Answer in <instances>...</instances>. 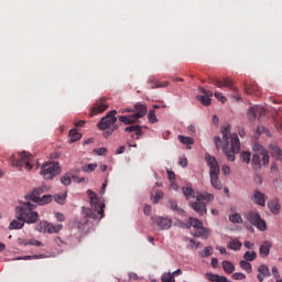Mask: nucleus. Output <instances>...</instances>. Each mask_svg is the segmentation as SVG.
I'll return each instance as SVG.
<instances>
[{
    "label": "nucleus",
    "instance_id": "obj_1",
    "mask_svg": "<svg viewBox=\"0 0 282 282\" xmlns=\"http://www.w3.org/2000/svg\"><path fill=\"white\" fill-rule=\"evenodd\" d=\"M87 195L90 199V207H82V218L74 221V227L82 235H87L94 228V223L89 221V219L100 221L105 217V203H100V198L91 189L87 191Z\"/></svg>",
    "mask_w": 282,
    "mask_h": 282
},
{
    "label": "nucleus",
    "instance_id": "obj_2",
    "mask_svg": "<svg viewBox=\"0 0 282 282\" xmlns=\"http://www.w3.org/2000/svg\"><path fill=\"white\" fill-rule=\"evenodd\" d=\"M223 140L220 137H215L214 142L216 149H219L223 144V153L226 155L229 162H235L237 153L241 151V142H239V135L237 133H230V124H226L220 128Z\"/></svg>",
    "mask_w": 282,
    "mask_h": 282
},
{
    "label": "nucleus",
    "instance_id": "obj_3",
    "mask_svg": "<svg viewBox=\"0 0 282 282\" xmlns=\"http://www.w3.org/2000/svg\"><path fill=\"white\" fill-rule=\"evenodd\" d=\"M30 202L31 200H28L15 207V217L25 224H36L40 216L39 213L34 212L36 209V205Z\"/></svg>",
    "mask_w": 282,
    "mask_h": 282
},
{
    "label": "nucleus",
    "instance_id": "obj_4",
    "mask_svg": "<svg viewBox=\"0 0 282 282\" xmlns=\"http://www.w3.org/2000/svg\"><path fill=\"white\" fill-rule=\"evenodd\" d=\"M116 113H118V111L111 110L98 122V129H100V131H105L104 138H109L113 131H118V124H116V122H118V118H116Z\"/></svg>",
    "mask_w": 282,
    "mask_h": 282
},
{
    "label": "nucleus",
    "instance_id": "obj_5",
    "mask_svg": "<svg viewBox=\"0 0 282 282\" xmlns=\"http://www.w3.org/2000/svg\"><path fill=\"white\" fill-rule=\"evenodd\" d=\"M34 156L32 154L23 151L18 154V158L15 155H12L10 158L11 166L19 169V171H32L34 169L33 163Z\"/></svg>",
    "mask_w": 282,
    "mask_h": 282
},
{
    "label": "nucleus",
    "instance_id": "obj_6",
    "mask_svg": "<svg viewBox=\"0 0 282 282\" xmlns=\"http://www.w3.org/2000/svg\"><path fill=\"white\" fill-rule=\"evenodd\" d=\"M206 162L207 166H209V177L212 186H214V188H216L217 191H221L223 185L221 181L219 180V174L221 173V170L219 169V163L217 162V159L207 154Z\"/></svg>",
    "mask_w": 282,
    "mask_h": 282
},
{
    "label": "nucleus",
    "instance_id": "obj_7",
    "mask_svg": "<svg viewBox=\"0 0 282 282\" xmlns=\"http://www.w3.org/2000/svg\"><path fill=\"white\" fill-rule=\"evenodd\" d=\"M213 199H215V196L213 194H198L196 196V202L192 203L191 207L193 208V210H195V213H197V215H206V213L208 212L206 209V204L213 202Z\"/></svg>",
    "mask_w": 282,
    "mask_h": 282
},
{
    "label": "nucleus",
    "instance_id": "obj_8",
    "mask_svg": "<svg viewBox=\"0 0 282 282\" xmlns=\"http://www.w3.org/2000/svg\"><path fill=\"white\" fill-rule=\"evenodd\" d=\"M41 175L44 180H54L56 175H61V165L58 162L44 163L42 165Z\"/></svg>",
    "mask_w": 282,
    "mask_h": 282
},
{
    "label": "nucleus",
    "instance_id": "obj_9",
    "mask_svg": "<svg viewBox=\"0 0 282 282\" xmlns=\"http://www.w3.org/2000/svg\"><path fill=\"white\" fill-rule=\"evenodd\" d=\"M246 217L248 221H250V224L261 232H264V230H268V225L265 224V220L261 218V215H259V212L251 210L247 214Z\"/></svg>",
    "mask_w": 282,
    "mask_h": 282
},
{
    "label": "nucleus",
    "instance_id": "obj_10",
    "mask_svg": "<svg viewBox=\"0 0 282 282\" xmlns=\"http://www.w3.org/2000/svg\"><path fill=\"white\" fill-rule=\"evenodd\" d=\"M35 230H37V232H48V235H54L63 230V225L55 226L52 223L43 220L35 227Z\"/></svg>",
    "mask_w": 282,
    "mask_h": 282
},
{
    "label": "nucleus",
    "instance_id": "obj_11",
    "mask_svg": "<svg viewBox=\"0 0 282 282\" xmlns=\"http://www.w3.org/2000/svg\"><path fill=\"white\" fill-rule=\"evenodd\" d=\"M107 98L100 97L97 102L91 107L89 116L90 118H94V116H98V113H102L104 111H107L109 109V106L105 104Z\"/></svg>",
    "mask_w": 282,
    "mask_h": 282
},
{
    "label": "nucleus",
    "instance_id": "obj_12",
    "mask_svg": "<svg viewBox=\"0 0 282 282\" xmlns=\"http://www.w3.org/2000/svg\"><path fill=\"white\" fill-rule=\"evenodd\" d=\"M253 155H261L262 156V164L263 166H268L270 164V154H268V150L263 148L261 144L256 143L253 145Z\"/></svg>",
    "mask_w": 282,
    "mask_h": 282
},
{
    "label": "nucleus",
    "instance_id": "obj_13",
    "mask_svg": "<svg viewBox=\"0 0 282 282\" xmlns=\"http://www.w3.org/2000/svg\"><path fill=\"white\" fill-rule=\"evenodd\" d=\"M243 87L247 96H259L261 94V88L254 82H245Z\"/></svg>",
    "mask_w": 282,
    "mask_h": 282
},
{
    "label": "nucleus",
    "instance_id": "obj_14",
    "mask_svg": "<svg viewBox=\"0 0 282 282\" xmlns=\"http://www.w3.org/2000/svg\"><path fill=\"white\" fill-rule=\"evenodd\" d=\"M212 83L221 89V87H228V89H231V91H237V88L232 84V80L225 78L224 80L217 78V77H210Z\"/></svg>",
    "mask_w": 282,
    "mask_h": 282
},
{
    "label": "nucleus",
    "instance_id": "obj_15",
    "mask_svg": "<svg viewBox=\"0 0 282 282\" xmlns=\"http://www.w3.org/2000/svg\"><path fill=\"white\" fill-rule=\"evenodd\" d=\"M199 91L200 94L203 95H198L196 98H197V101L203 104L205 107H208L210 106V102H212V99L213 98V91L210 90H206L204 88H199Z\"/></svg>",
    "mask_w": 282,
    "mask_h": 282
},
{
    "label": "nucleus",
    "instance_id": "obj_16",
    "mask_svg": "<svg viewBox=\"0 0 282 282\" xmlns=\"http://www.w3.org/2000/svg\"><path fill=\"white\" fill-rule=\"evenodd\" d=\"M265 199H268V195H265L263 192L256 189L253 191V194L251 195V200L253 204H257V206H265Z\"/></svg>",
    "mask_w": 282,
    "mask_h": 282
},
{
    "label": "nucleus",
    "instance_id": "obj_17",
    "mask_svg": "<svg viewBox=\"0 0 282 282\" xmlns=\"http://www.w3.org/2000/svg\"><path fill=\"white\" fill-rule=\"evenodd\" d=\"M126 133H133L131 134V138L134 140H140L142 135H144V132L142 131V126L140 124H134V126H129L124 129Z\"/></svg>",
    "mask_w": 282,
    "mask_h": 282
},
{
    "label": "nucleus",
    "instance_id": "obj_18",
    "mask_svg": "<svg viewBox=\"0 0 282 282\" xmlns=\"http://www.w3.org/2000/svg\"><path fill=\"white\" fill-rule=\"evenodd\" d=\"M153 224H155L159 228V230H169L171 226H173V223L169 218L164 217H155L153 218Z\"/></svg>",
    "mask_w": 282,
    "mask_h": 282
},
{
    "label": "nucleus",
    "instance_id": "obj_19",
    "mask_svg": "<svg viewBox=\"0 0 282 282\" xmlns=\"http://www.w3.org/2000/svg\"><path fill=\"white\" fill-rule=\"evenodd\" d=\"M268 208L272 215H279L281 213V203H279V198H273L268 203Z\"/></svg>",
    "mask_w": 282,
    "mask_h": 282
},
{
    "label": "nucleus",
    "instance_id": "obj_20",
    "mask_svg": "<svg viewBox=\"0 0 282 282\" xmlns=\"http://www.w3.org/2000/svg\"><path fill=\"white\" fill-rule=\"evenodd\" d=\"M135 109V113H133V118H135V120L140 119V118H144V116H147V106L144 104H135L134 106Z\"/></svg>",
    "mask_w": 282,
    "mask_h": 282
},
{
    "label": "nucleus",
    "instance_id": "obj_21",
    "mask_svg": "<svg viewBox=\"0 0 282 282\" xmlns=\"http://www.w3.org/2000/svg\"><path fill=\"white\" fill-rule=\"evenodd\" d=\"M194 237H198L200 239H208L210 237V229L205 228L204 225L198 229L193 231Z\"/></svg>",
    "mask_w": 282,
    "mask_h": 282
},
{
    "label": "nucleus",
    "instance_id": "obj_22",
    "mask_svg": "<svg viewBox=\"0 0 282 282\" xmlns=\"http://www.w3.org/2000/svg\"><path fill=\"white\" fill-rule=\"evenodd\" d=\"M265 276H270V268L265 264H261L258 267V281L263 282Z\"/></svg>",
    "mask_w": 282,
    "mask_h": 282
},
{
    "label": "nucleus",
    "instance_id": "obj_23",
    "mask_svg": "<svg viewBox=\"0 0 282 282\" xmlns=\"http://www.w3.org/2000/svg\"><path fill=\"white\" fill-rule=\"evenodd\" d=\"M265 113V108H249L248 117L249 120H257V116H263Z\"/></svg>",
    "mask_w": 282,
    "mask_h": 282
},
{
    "label": "nucleus",
    "instance_id": "obj_24",
    "mask_svg": "<svg viewBox=\"0 0 282 282\" xmlns=\"http://www.w3.org/2000/svg\"><path fill=\"white\" fill-rule=\"evenodd\" d=\"M180 274H182V270L177 269L176 271L172 272V273H163L161 281L162 282H175V276H180Z\"/></svg>",
    "mask_w": 282,
    "mask_h": 282
},
{
    "label": "nucleus",
    "instance_id": "obj_25",
    "mask_svg": "<svg viewBox=\"0 0 282 282\" xmlns=\"http://www.w3.org/2000/svg\"><path fill=\"white\" fill-rule=\"evenodd\" d=\"M272 249V242L270 241H264L260 248H259V252H260V257H269L270 256V250Z\"/></svg>",
    "mask_w": 282,
    "mask_h": 282
},
{
    "label": "nucleus",
    "instance_id": "obj_26",
    "mask_svg": "<svg viewBox=\"0 0 282 282\" xmlns=\"http://www.w3.org/2000/svg\"><path fill=\"white\" fill-rule=\"evenodd\" d=\"M33 204H39V206H45V204H50L52 202V195H44L42 198L41 196H33Z\"/></svg>",
    "mask_w": 282,
    "mask_h": 282
},
{
    "label": "nucleus",
    "instance_id": "obj_27",
    "mask_svg": "<svg viewBox=\"0 0 282 282\" xmlns=\"http://www.w3.org/2000/svg\"><path fill=\"white\" fill-rule=\"evenodd\" d=\"M205 278L209 282H228V279L226 276L213 273H206Z\"/></svg>",
    "mask_w": 282,
    "mask_h": 282
},
{
    "label": "nucleus",
    "instance_id": "obj_28",
    "mask_svg": "<svg viewBox=\"0 0 282 282\" xmlns=\"http://www.w3.org/2000/svg\"><path fill=\"white\" fill-rule=\"evenodd\" d=\"M261 155L253 154L251 159V166L253 171H261Z\"/></svg>",
    "mask_w": 282,
    "mask_h": 282
},
{
    "label": "nucleus",
    "instance_id": "obj_29",
    "mask_svg": "<svg viewBox=\"0 0 282 282\" xmlns=\"http://www.w3.org/2000/svg\"><path fill=\"white\" fill-rule=\"evenodd\" d=\"M45 193V189L43 187H37L33 189V192L25 196V199L29 202H32L34 197H40V195H43Z\"/></svg>",
    "mask_w": 282,
    "mask_h": 282
},
{
    "label": "nucleus",
    "instance_id": "obj_30",
    "mask_svg": "<svg viewBox=\"0 0 282 282\" xmlns=\"http://www.w3.org/2000/svg\"><path fill=\"white\" fill-rule=\"evenodd\" d=\"M223 265V270L227 273V274H232V272H235V264H232V262L228 261V260H224L221 262Z\"/></svg>",
    "mask_w": 282,
    "mask_h": 282
},
{
    "label": "nucleus",
    "instance_id": "obj_31",
    "mask_svg": "<svg viewBox=\"0 0 282 282\" xmlns=\"http://www.w3.org/2000/svg\"><path fill=\"white\" fill-rule=\"evenodd\" d=\"M23 226H25V221L18 219V220L11 221L9 225V228L10 230H21Z\"/></svg>",
    "mask_w": 282,
    "mask_h": 282
},
{
    "label": "nucleus",
    "instance_id": "obj_32",
    "mask_svg": "<svg viewBox=\"0 0 282 282\" xmlns=\"http://www.w3.org/2000/svg\"><path fill=\"white\" fill-rule=\"evenodd\" d=\"M135 120L138 119L133 115L119 117V122H123V124H134Z\"/></svg>",
    "mask_w": 282,
    "mask_h": 282
},
{
    "label": "nucleus",
    "instance_id": "obj_33",
    "mask_svg": "<svg viewBox=\"0 0 282 282\" xmlns=\"http://www.w3.org/2000/svg\"><path fill=\"white\" fill-rule=\"evenodd\" d=\"M271 155L275 158V160H282V150L278 145L271 147Z\"/></svg>",
    "mask_w": 282,
    "mask_h": 282
},
{
    "label": "nucleus",
    "instance_id": "obj_34",
    "mask_svg": "<svg viewBox=\"0 0 282 282\" xmlns=\"http://www.w3.org/2000/svg\"><path fill=\"white\" fill-rule=\"evenodd\" d=\"M241 241L237 240V239H232L229 241V243L227 245V248L229 250H241Z\"/></svg>",
    "mask_w": 282,
    "mask_h": 282
},
{
    "label": "nucleus",
    "instance_id": "obj_35",
    "mask_svg": "<svg viewBox=\"0 0 282 282\" xmlns=\"http://www.w3.org/2000/svg\"><path fill=\"white\" fill-rule=\"evenodd\" d=\"M194 228V230H197L198 228H202L203 224L197 218H189V225L186 226V228Z\"/></svg>",
    "mask_w": 282,
    "mask_h": 282
},
{
    "label": "nucleus",
    "instance_id": "obj_36",
    "mask_svg": "<svg viewBox=\"0 0 282 282\" xmlns=\"http://www.w3.org/2000/svg\"><path fill=\"white\" fill-rule=\"evenodd\" d=\"M96 169H98V164L89 163V164L83 165L82 171L83 173H94Z\"/></svg>",
    "mask_w": 282,
    "mask_h": 282
},
{
    "label": "nucleus",
    "instance_id": "obj_37",
    "mask_svg": "<svg viewBox=\"0 0 282 282\" xmlns=\"http://www.w3.org/2000/svg\"><path fill=\"white\" fill-rule=\"evenodd\" d=\"M54 200L56 202V204H61L62 206L65 205V202H67V193L56 194L54 196Z\"/></svg>",
    "mask_w": 282,
    "mask_h": 282
},
{
    "label": "nucleus",
    "instance_id": "obj_38",
    "mask_svg": "<svg viewBox=\"0 0 282 282\" xmlns=\"http://www.w3.org/2000/svg\"><path fill=\"white\" fill-rule=\"evenodd\" d=\"M251 158H252V153H250L248 151H242L240 153V160H241V162H245V164H250Z\"/></svg>",
    "mask_w": 282,
    "mask_h": 282
},
{
    "label": "nucleus",
    "instance_id": "obj_39",
    "mask_svg": "<svg viewBox=\"0 0 282 282\" xmlns=\"http://www.w3.org/2000/svg\"><path fill=\"white\" fill-rule=\"evenodd\" d=\"M239 265H240V268H242V270L248 272V274H250L252 272V264L250 262H248L247 260H241L239 262Z\"/></svg>",
    "mask_w": 282,
    "mask_h": 282
},
{
    "label": "nucleus",
    "instance_id": "obj_40",
    "mask_svg": "<svg viewBox=\"0 0 282 282\" xmlns=\"http://www.w3.org/2000/svg\"><path fill=\"white\" fill-rule=\"evenodd\" d=\"M177 138L182 144H195V139H193L191 137H184V135L180 134Z\"/></svg>",
    "mask_w": 282,
    "mask_h": 282
},
{
    "label": "nucleus",
    "instance_id": "obj_41",
    "mask_svg": "<svg viewBox=\"0 0 282 282\" xmlns=\"http://www.w3.org/2000/svg\"><path fill=\"white\" fill-rule=\"evenodd\" d=\"M183 194L186 197V199H191V197H195V191L191 186L183 187Z\"/></svg>",
    "mask_w": 282,
    "mask_h": 282
},
{
    "label": "nucleus",
    "instance_id": "obj_42",
    "mask_svg": "<svg viewBox=\"0 0 282 282\" xmlns=\"http://www.w3.org/2000/svg\"><path fill=\"white\" fill-rule=\"evenodd\" d=\"M229 221L231 224H243V218H241V214H234L229 216Z\"/></svg>",
    "mask_w": 282,
    "mask_h": 282
},
{
    "label": "nucleus",
    "instance_id": "obj_43",
    "mask_svg": "<svg viewBox=\"0 0 282 282\" xmlns=\"http://www.w3.org/2000/svg\"><path fill=\"white\" fill-rule=\"evenodd\" d=\"M245 261H254L257 259V251H247L243 254Z\"/></svg>",
    "mask_w": 282,
    "mask_h": 282
},
{
    "label": "nucleus",
    "instance_id": "obj_44",
    "mask_svg": "<svg viewBox=\"0 0 282 282\" xmlns=\"http://www.w3.org/2000/svg\"><path fill=\"white\" fill-rule=\"evenodd\" d=\"M69 138H70V142H78V140H80V138H83V134L76 132V130H70Z\"/></svg>",
    "mask_w": 282,
    "mask_h": 282
},
{
    "label": "nucleus",
    "instance_id": "obj_45",
    "mask_svg": "<svg viewBox=\"0 0 282 282\" xmlns=\"http://www.w3.org/2000/svg\"><path fill=\"white\" fill-rule=\"evenodd\" d=\"M162 197H164V193L162 191H159L155 193V195L151 196V200L153 202V204H158L160 199H162Z\"/></svg>",
    "mask_w": 282,
    "mask_h": 282
},
{
    "label": "nucleus",
    "instance_id": "obj_46",
    "mask_svg": "<svg viewBox=\"0 0 282 282\" xmlns=\"http://www.w3.org/2000/svg\"><path fill=\"white\" fill-rule=\"evenodd\" d=\"M148 120L151 124H155L158 122V117L155 116V110H150L148 115Z\"/></svg>",
    "mask_w": 282,
    "mask_h": 282
},
{
    "label": "nucleus",
    "instance_id": "obj_47",
    "mask_svg": "<svg viewBox=\"0 0 282 282\" xmlns=\"http://www.w3.org/2000/svg\"><path fill=\"white\" fill-rule=\"evenodd\" d=\"M167 207L171 208V210H176V213H183L182 209L177 208V202L176 200H170L167 204Z\"/></svg>",
    "mask_w": 282,
    "mask_h": 282
},
{
    "label": "nucleus",
    "instance_id": "obj_48",
    "mask_svg": "<svg viewBox=\"0 0 282 282\" xmlns=\"http://www.w3.org/2000/svg\"><path fill=\"white\" fill-rule=\"evenodd\" d=\"M61 183L64 186H69V184H72V177H69V175L65 174L64 176L61 177Z\"/></svg>",
    "mask_w": 282,
    "mask_h": 282
},
{
    "label": "nucleus",
    "instance_id": "obj_49",
    "mask_svg": "<svg viewBox=\"0 0 282 282\" xmlns=\"http://www.w3.org/2000/svg\"><path fill=\"white\" fill-rule=\"evenodd\" d=\"M213 254V247H205L203 252L200 253V257H212Z\"/></svg>",
    "mask_w": 282,
    "mask_h": 282
},
{
    "label": "nucleus",
    "instance_id": "obj_50",
    "mask_svg": "<svg viewBox=\"0 0 282 282\" xmlns=\"http://www.w3.org/2000/svg\"><path fill=\"white\" fill-rule=\"evenodd\" d=\"M24 261H28L30 259H45V256L44 254H35V256H25L24 258Z\"/></svg>",
    "mask_w": 282,
    "mask_h": 282
},
{
    "label": "nucleus",
    "instance_id": "obj_51",
    "mask_svg": "<svg viewBox=\"0 0 282 282\" xmlns=\"http://www.w3.org/2000/svg\"><path fill=\"white\" fill-rule=\"evenodd\" d=\"M167 86H169V82H163V83L155 82V85L152 86V89H158V88L167 87Z\"/></svg>",
    "mask_w": 282,
    "mask_h": 282
},
{
    "label": "nucleus",
    "instance_id": "obj_52",
    "mask_svg": "<svg viewBox=\"0 0 282 282\" xmlns=\"http://www.w3.org/2000/svg\"><path fill=\"white\" fill-rule=\"evenodd\" d=\"M272 274H273V276L276 278V282H282V280H280L281 275L279 274V269L276 267L272 268Z\"/></svg>",
    "mask_w": 282,
    "mask_h": 282
},
{
    "label": "nucleus",
    "instance_id": "obj_53",
    "mask_svg": "<svg viewBox=\"0 0 282 282\" xmlns=\"http://www.w3.org/2000/svg\"><path fill=\"white\" fill-rule=\"evenodd\" d=\"M232 279H235V281H243V279H246V274H243V273H234Z\"/></svg>",
    "mask_w": 282,
    "mask_h": 282
},
{
    "label": "nucleus",
    "instance_id": "obj_54",
    "mask_svg": "<svg viewBox=\"0 0 282 282\" xmlns=\"http://www.w3.org/2000/svg\"><path fill=\"white\" fill-rule=\"evenodd\" d=\"M94 153H97V155H105L107 153V148L95 149Z\"/></svg>",
    "mask_w": 282,
    "mask_h": 282
},
{
    "label": "nucleus",
    "instance_id": "obj_55",
    "mask_svg": "<svg viewBox=\"0 0 282 282\" xmlns=\"http://www.w3.org/2000/svg\"><path fill=\"white\" fill-rule=\"evenodd\" d=\"M215 98H217V100H220V102H226V97L224 95H221V93H215L214 94Z\"/></svg>",
    "mask_w": 282,
    "mask_h": 282
},
{
    "label": "nucleus",
    "instance_id": "obj_56",
    "mask_svg": "<svg viewBox=\"0 0 282 282\" xmlns=\"http://www.w3.org/2000/svg\"><path fill=\"white\" fill-rule=\"evenodd\" d=\"M29 246H36V247H41L43 246V242L36 240V239H31L29 240Z\"/></svg>",
    "mask_w": 282,
    "mask_h": 282
},
{
    "label": "nucleus",
    "instance_id": "obj_57",
    "mask_svg": "<svg viewBox=\"0 0 282 282\" xmlns=\"http://www.w3.org/2000/svg\"><path fill=\"white\" fill-rule=\"evenodd\" d=\"M129 279H130V281H134V282L142 281V279L140 276H138V274H135V273H129Z\"/></svg>",
    "mask_w": 282,
    "mask_h": 282
},
{
    "label": "nucleus",
    "instance_id": "obj_58",
    "mask_svg": "<svg viewBox=\"0 0 282 282\" xmlns=\"http://www.w3.org/2000/svg\"><path fill=\"white\" fill-rule=\"evenodd\" d=\"M124 151H127V147L121 145L116 150V155H122V153H124Z\"/></svg>",
    "mask_w": 282,
    "mask_h": 282
},
{
    "label": "nucleus",
    "instance_id": "obj_59",
    "mask_svg": "<svg viewBox=\"0 0 282 282\" xmlns=\"http://www.w3.org/2000/svg\"><path fill=\"white\" fill-rule=\"evenodd\" d=\"M18 243L20 246H30V240L28 241V239L19 238Z\"/></svg>",
    "mask_w": 282,
    "mask_h": 282
},
{
    "label": "nucleus",
    "instance_id": "obj_60",
    "mask_svg": "<svg viewBox=\"0 0 282 282\" xmlns=\"http://www.w3.org/2000/svg\"><path fill=\"white\" fill-rule=\"evenodd\" d=\"M55 218L57 221H65V215L63 213H55Z\"/></svg>",
    "mask_w": 282,
    "mask_h": 282
},
{
    "label": "nucleus",
    "instance_id": "obj_61",
    "mask_svg": "<svg viewBox=\"0 0 282 282\" xmlns=\"http://www.w3.org/2000/svg\"><path fill=\"white\" fill-rule=\"evenodd\" d=\"M221 171H223L224 175H230V166L223 165Z\"/></svg>",
    "mask_w": 282,
    "mask_h": 282
},
{
    "label": "nucleus",
    "instance_id": "obj_62",
    "mask_svg": "<svg viewBox=\"0 0 282 282\" xmlns=\"http://www.w3.org/2000/svg\"><path fill=\"white\" fill-rule=\"evenodd\" d=\"M245 248H247L248 250H254V243L250 241H245Z\"/></svg>",
    "mask_w": 282,
    "mask_h": 282
},
{
    "label": "nucleus",
    "instance_id": "obj_63",
    "mask_svg": "<svg viewBox=\"0 0 282 282\" xmlns=\"http://www.w3.org/2000/svg\"><path fill=\"white\" fill-rule=\"evenodd\" d=\"M167 177L170 182H175V172L167 171Z\"/></svg>",
    "mask_w": 282,
    "mask_h": 282
},
{
    "label": "nucleus",
    "instance_id": "obj_64",
    "mask_svg": "<svg viewBox=\"0 0 282 282\" xmlns=\"http://www.w3.org/2000/svg\"><path fill=\"white\" fill-rule=\"evenodd\" d=\"M143 213L145 215H151V206L150 205H144L143 207Z\"/></svg>",
    "mask_w": 282,
    "mask_h": 282
}]
</instances>
